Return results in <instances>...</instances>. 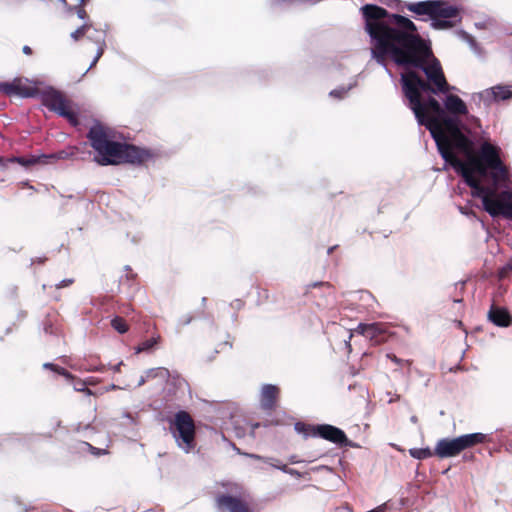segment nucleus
<instances>
[{"label": "nucleus", "mask_w": 512, "mask_h": 512, "mask_svg": "<svg viewBox=\"0 0 512 512\" xmlns=\"http://www.w3.org/2000/svg\"><path fill=\"white\" fill-rule=\"evenodd\" d=\"M354 332L363 335L365 338L369 339L372 345H379L386 341H388L390 337V333L388 331V326L384 323H360Z\"/></svg>", "instance_id": "9b49d317"}, {"label": "nucleus", "mask_w": 512, "mask_h": 512, "mask_svg": "<svg viewBox=\"0 0 512 512\" xmlns=\"http://www.w3.org/2000/svg\"><path fill=\"white\" fill-rule=\"evenodd\" d=\"M100 165H116V164H119L120 162H110V161H107V162H98Z\"/></svg>", "instance_id": "49530a36"}, {"label": "nucleus", "mask_w": 512, "mask_h": 512, "mask_svg": "<svg viewBox=\"0 0 512 512\" xmlns=\"http://www.w3.org/2000/svg\"><path fill=\"white\" fill-rule=\"evenodd\" d=\"M89 41L97 45V47H106V31L103 29H97L93 25L91 31L87 33L86 37Z\"/></svg>", "instance_id": "b1692460"}, {"label": "nucleus", "mask_w": 512, "mask_h": 512, "mask_svg": "<svg viewBox=\"0 0 512 512\" xmlns=\"http://www.w3.org/2000/svg\"><path fill=\"white\" fill-rule=\"evenodd\" d=\"M316 433L317 436L335 444H343L347 441L343 430L329 424L316 425Z\"/></svg>", "instance_id": "dca6fc26"}, {"label": "nucleus", "mask_w": 512, "mask_h": 512, "mask_svg": "<svg viewBox=\"0 0 512 512\" xmlns=\"http://www.w3.org/2000/svg\"><path fill=\"white\" fill-rule=\"evenodd\" d=\"M461 449L462 451L472 448L478 444H483L486 442H489L490 437L487 434L484 433H471V434H464L458 437Z\"/></svg>", "instance_id": "6ab92c4d"}, {"label": "nucleus", "mask_w": 512, "mask_h": 512, "mask_svg": "<svg viewBox=\"0 0 512 512\" xmlns=\"http://www.w3.org/2000/svg\"><path fill=\"white\" fill-rule=\"evenodd\" d=\"M511 98L512 85L505 84H497L472 95V100L475 104L480 105V103L483 102L486 107L490 106L493 102L498 103Z\"/></svg>", "instance_id": "9d476101"}, {"label": "nucleus", "mask_w": 512, "mask_h": 512, "mask_svg": "<svg viewBox=\"0 0 512 512\" xmlns=\"http://www.w3.org/2000/svg\"><path fill=\"white\" fill-rule=\"evenodd\" d=\"M489 320L499 327H507L511 324L512 318L507 309L492 305L489 313Z\"/></svg>", "instance_id": "a211bd4d"}, {"label": "nucleus", "mask_w": 512, "mask_h": 512, "mask_svg": "<svg viewBox=\"0 0 512 512\" xmlns=\"http://www.w3.org/2000/svg\"><path fill=\"white\" fill-rule=\"evenodd\" d=\"M0 160H26L22 156H10V157H1ZM29 160H67V154L64 152H60L58 155L50 154H41L39 156H32Z\"/></svg>", "instance_id": "4be33fe9"}, {"label": "nucleus", "mask_w": 512, "mask_h": 512, "mask_svg": "<svg viewBox=\"0 0 512 512\" xmlns=\"http://www.w3.org/2000/svg\"><path fill=\"white\" fill-rule=\"evenodd\" d=\"M268 77V72L265 70L258 71L259 80H263Z\"/></svg>", "instance_id": "37998d69"}, {"label": "nucleus", "mask_w": 512, "mask_h": 512, "mask_svg": "<svg viewBox=\"0 0 512 512\" xmlns=\"http://www.w3.org/2000/svg\"><path fill=\"white\" fill-rule=\"evenodd\" d=\"M77 2L76 5H85L89 3L91 0H75Z\"/></svg>", "instance_id": "a18cd8bd"}, {"label": "nucleus", "mask_w": 512, "mask_h": 512, "mask_svg": "<svg viewBox=\"0 0 512 512\" xmlns=\"http://www.w3.org/2000/svg\"><path fill=\"white\" fill-rule=\"evenodd\" d=\"M366 12V31L370 36L371 60L394 79L390 61L402 69L399 78L403 103L412 111L419 126L424 112L470 115L467 105L457 95L448 94L449 86L440 61L433 56L432 43L424 38L407 16L389 14L378 7Z\"/></svg>", "instance_id": "f257e3e1"}, {"label": "nucleus", "mask_w": 512, "mask_h": 512, "mask_svg": "<svg viewBox=\"0 0 512 512\" xmlns=\"http://www.w3.org/2000/svg\"><path fill=\"white\" fill-rule=\"evenodd\" d=\"M458 36L460 37L461 40L465 41L474 52L477 53L481 50V47L476 41V39L466 30L459 29Z\"/></svg>", "instance_id": "cd10ccee"}, {"label": "nucleus", "mask_w": 512, "mask_h": 512, "mask_svg": "<svg viewBox=\"0 0 512 512\" xmlns=\"http://www.w3.org/2000/svg\"><path fill=\"white\" fill-rule=\"evenodd\" d=\"M500 147L497 143L490 141L481 142L478 140L475 158L477 160H501Z\"/></svg>", "instance_id": "f3484780"}, {"label": "nucleus", "mask_w": 512, "mask_h": 512, "mask_svg": "<svg viewBox=\"0 0 512 512\" xmlns=\"http://www.w3.org/2000/svg\"><path fill=\"white\" fill-rule=\"evenodd\" d=\"M85 5H69L65 9V16L67 19L77 15L82 22H92L87 11L84 8Z\"/></svg>", "instance_id": "412c9836"}, {"label": "nucleus", "mask_w": 512, "mask_h": 512, "mask_svg": "<svg viewBox=\"0 0 512 512\" xmlns=\"http://www.w3.org/2000/svg\"><path fill=\"white\" fill-rule=\"evenodd\" d=\"M149 7L151 9L161 10L164 13L168 12L169 10V5L166 1L151 0L149 3Z\"/></svg>", "instance_id": "72a5a7b5"}, {"label": "nucleus", "mask_w": 512, "mask_h": 512, "mask_svg": "<svg viewBox=\"0 0 512 512\" xmlns=\"http://www.w3.org/2000/svg\"><path fill=\"white\" fill-rule=\"evenodd\" d=\"M145 381H146V378H145V377H143V376H141V377H140V379H139V381H138V386L143 385V384L145 383Z\"/></svg>", "instance_id": "8fccbe9b"}, {"label": "nucleus", "mask_w": 512, "mask_h": 512, "mask_svg": "<svg viewBox=\"0 0 512 512\" xmlns=\"http://www.w3.org/2000/svg\"><path fill=\"white\" fill-rule=\"evenodd\" d=\"M317 287H328V288H331V284L329 282H323V281H320V282H313L309 285H307V290L309 289H312V288H317Z\"/></svg>", "instance_id": "4c0bfd02"}, {"label": "nucleus", "mask_w": 512, "mask_h": 512, "mask_svg": "<svg viewBox=\"0 0 512 512\" xmlns=\"http://www.w3.org/2000/svg\"><path fill=\"white\" fill-rule=\"evenodd\" d=\"M380 2L387 7L396 10L395 13H400L404 9H406V4L410 3L411 1H403V0H380Z\"/></svg>", "instance_id": "c756f323"}, {"label": "nucleus", "mask_w": 512, "mask_h": 512, "mask_svg": "<svg viewBox=\"0 0 512 512\" xmlns=\"http://www.w3.org/2000/svg\"><path fill=\"white\" fill-rule=\"evenodd\" d=\"M251 458L253 459H256V460H263L267 463H269L270 465H272L273 467H276L284 472H288V467L286 464H280L278 460H274L272 458H267L265 459L264 457L260 456V455H256V454H251L250 455Z\"/></svg>", "instance_id": "7c9ffc66"}, {"label": "nucleus", "mask_w": 512, "mask_h": 512, "mask_svg": "<svg viewBox=\"0 0 512 512\" xmlns=\"http://www.w3.org/2000/svg\"><path fill=\"white\" fill-rule=\"evenodd\" d=\"M435 3H436V0L411 1L410 3L405 5L406 10L411 13V16H409L407 14H402V13H397V14L401 15V16H407L415 25H416V23L413 21V19L416 21H420V22H428L429 27L431 28V23H433V19H434ZM368 7H378V8L385 10L389 14H393V13L391 11L387 10L386 8H384L383 6L378 5L376 3H364L359 8V15L362 20V28H363L364 33L367 36V42L369 44V52L371 53L370 36L367 33L366 28H365L366 12H364V11ZM368 10H370L369 12H371V14H374L376 12L371 8H369Z\"/></svg>", "instance_id": "0eeeda50"}, {"label": "nucleus", "mask_w": 512, "mask_h": 512, "mask_svg": "<svg viewBox=\"0 0 512 512\" xmlns=\"http://www.w3.org/2000/svg\"><path fill=\"white\" fill-rule=\"evenodd\" d=\"M135 162L130 161V164H134ZM137 164H143L144 162H136Z\"/></svg>", "instance_id": "4d7b16f0"}, {"label": "nucleus", "mask_w": 512, "mask_h": 512, "mask_svg": "<svg viewBox=\"0 0 512 512\" xmlns=\"http://www.w3.org/2000/svg\"><path fill=\"white\" fill-rule=\"evenodd\" d=\"M294 428L298 433L303 434L305 437L317 436L316 425H310L304 422H297L295 423Z\"/></svg>", "instance_id": "c85d7f7f"}, {"label": "nucleus", "mask_w": 512, "mask_h": 512, "mask_svg": "<svg viewBox=\"0 0 512 512\" xmlns=\"http://www.w3.org/2000/svg\"><path fill=\"white\" fill-rule=\"evenodd\" d=\"M72 282H73V280H71V279L63 280L59 284H57L56 287L57 288H63V287H66V286L70 285Z\"/></svg>", "instance_id": "a19ab883"}, {"label": "nucleus", "mask_w": 512, "mask_h": 512, "mask_svg": "<svg viewBox=\"0 0 512 512\" xmlns=\"http://www.w3.org/2000/svg\"><path fill=\"white\" fill-rule=\"evenodd\" d=\"M215 504L219 512H252L249 502L240 496L218 494Z\"/></svg>", "instance_id": "f8f14e48"}, {"label": "nucleus", "mask_w": 512, "mask_h": 512, "mask_svg": "<svg viewBox=\"0 0 512 512\" xmlns=\"http://www.w3.org/2000/svg\"><path fill=\"white\" fill-rule=\"evenodd\" d=\"M1 93L21 99H39L42 105L58 117L66 119L71 125L80 123L81 112L79 105L67 99L57 88L44 85L42 82L30 81L27 78L16 77L11 81H1Z\"/></svg>", "instance_id": "7ed1b4c3"}, {"label": "nucleus", "mask_w": 512, "mask_h": 512, "mask_svg": "<svg viewBox=\"0 0 512 512\" xmlns=\"http://www.w3.org/2000/svg\"><path fill=\"white\" fill-rule=\"evenodd\" d=\"M172 157L171 151L161 148L142 147L130 143V160H154Z\"/></svg>", "instance_id": "ddd939ff"}, {"label": "nucleus", "mask_w": 512, "mask_h": 512, "mask_svg": "<svg viewBox=\"0 0 512 512\" xmlns=\"http://www.w3.org/2000/svg\"><path fill=\"white\" fill-rule=\"evenodd\" d=\"M336 248H337V246H332V247H330V248L328 249L327 253H328V254L333 253V251H334Z\"/></svg>", "instance_id": "864d4df0"}, {"label": "nucleus", "mask_w": 512, "mask_h": 512, "mask_svg": "<svg viewBox=\"0 0 512 512\" xmlns=\"http://www.w3.org/2000/svg\"><path fill=\"white\" fill-rule=\"evenodd\" d=\"M95 419L96 417L94 416L91 422H79L74 426L73 430L77 433H83L86 437L92 438L93 434L100 432L98 425L95 424Z\"/></svg>", "instance_id": "aec40b11"}, {"label": "nucleus", "mask_w": 512, "mask_h": 512, "mask_svg": "<svg viewBox=\"0 0 512 512\" xmlns=\"http://www.w3.org/2000/svg\"><path fill=\"white\" fill-rule=\"evenodd\" d=\"M387 357L389 359H391V361H393L394 363L396 364H400L401 363V359H399L396 355H393V354H387Z\"/></svg>", "instance_id": "79ce46f5"}, {"label": "nucleus", "mask_w": 512, "mask_h": 512, "mask_svg": "<svg viewBox=\"0 0 512 512\" xmlns=\"http://www.w3.org/2000/svg\"><path fill=\"white\" fill-rule=\"evenodd\" d=\"M452 166L472 189V195L481 199L483 209L493 218L512 220V190L505 162H445Z\"/></svg>", "instance_id": "f03ea898"}, {"label": "nucleus", "mask_w": 512, "mask_h": 512, "mask_svg": "<svg viewBox=\"0 0 512 512\" xmlns=\"http://www.w3.org/2000/svg\"><path fill=\"white\" fill-rule=\"evenodd\" d=\"M484 26H485V23H484V22H476V23H475V27H476L477 29H482V28H484Z\"/></svg>", "instance_id": "de8ad7c7"}, {"label": "nucleus", "mask_w": 512, "mask_h": 512, "mask_svg": "<svg viewBox=\"0 0 512 512\" xmlns=\"http://www.w3.org/2000/svg\"><path fill=\"white\" fill-rule=\"evenodd\" d=\"M459 115L446 112L444 114L424 112L422 126L430 132L431 137L436 142V138L440 136L458 133L471 125L468 116L463 120Z\"/></svg>", "instance_id": "423d86ee"}, {"label": "nucleus", "mask_w": 512, "mask_h": 512, "mask_svg": "<svg viewBox=\"0 0 512 512\" xmlns=\"http://www.w3.org/2000/svg\"><path fill=\"white\" fill-rule=\"evenodd\" d=\"M471 125L452 135H443L436 138L435 145L441 160H460L455 153L465 156L464 160H477L475 153L479 135L487 133L482 129L481 120L477 116L468 115Z\"/></svg>", "instance_id": "20e7f679"}, {"label": "nucleus", "mask_w": 512, "mask_h": 512, "mask_svg": "<svg viewBox=\"0 0 512 512\" xmlns=\"http://www.w3.org/2000/svg\"><path fill=\"white\" fill-rule=\"evenodd\" d=\"M85 444L88 446L89 450H90L93 454H95V455H102V454H105V453H106V450H105V449L95 448V447H93V446H92L91 444H89V443H85Z\"/></svg>", "instance_id": "58836bf2"}, {"label": "nucleus", "mask_w": 512, "mask_h": 512, "mask_svg": "<svg viewBox=\"0 0 512 512\" xmlns=\"http://www.w3.org/2000/svg\"><path fill=\"white\" fill-rule=\"evenodd\" d=\"M22 52H23L25 55L30 56V55H32V53H33V49H32L30 46H28V45H24V46H23V48H22Z\"/></svg>", "instance_id": "ea45409f"}, {"label": "nucleus", "mask_w": 512, "mask_h": 512, "mask_svg": "<svg viewBox=\"0 0 512 512\" xmlns=\"http://www.w3.org/2000/svg\"><path fill=\"white\" fill-rule=\"evenodd\" d=\"M93 28V22H82L81 25L77 26L75 30L70 33V38L74 42L80 41L84 36L87 37V33Z\"/></svg>", "instance_id": "393cba45"}, {"label": "nucleus", "mask_w": 512, "mask_h": 512, "mask_svg": "<svg viewBox=\"0 0 512 512\" xmlns=\"http://www.w3.org/2000/svg\"><path fill=\"white\" fill-rule=\"evenodd\" d=\"M160 339V336L157 335L142 341L138 346L134 348L135 353L139 354L141 352H151L154 349V347L159 343Z\"/></svg>", "instance_id": "a878e982"}, {"label": "nucleus", "mask_w": 512, "mask_h": 512, "mask_svg": "<svg viewBox=\"0 0 512 512\" xmlns=\"http://www.w3.org/2000/svg\"><path fill=\"white\" fill-rule=\"evenodd\" d=\"M409 454L412 458L417 460H425L431 457H434V450L430 448H411L409 449Z\"/></svg>", "instance_id": "bb28decb"}, {"label": "nucleus", "mask_w": 512, "mask_h": 512, "mask_svg": "<svg viewBox=\"0 0 512 512\" xmlns=\"http://www.w3.org/2000/svg\"><path fill=\"white\" fill-rule=\"evenodd\" d=\"M461 452L462 449L458 437L442 438L436 443L434 448L435 457L440 459L455 457Z\"/></svg>", "instance_id": "4468645a"}, {"label": "nucleus", "mask_w": 512, "mask_h": 512, "mask_svg": "<svg viewBox=\"0 0 512 512\" xmlns=\"http://www.w3.org/2000/svg\"><path fill=\"white\" fill-rule=\"evenodd\" d=\"M156 376V373H155V370L154 369H150L146 372V378H153Z\"/></svg>", "instance_id": "c03bdc74"}, {"label": "nucleus", "mask_w": 512, "mask_h": 512, "mask_svg": "<svg viewBox=\"0 0 512 512\" xmlns=\"http://www.w3.org/2000/svg\"><path fill=\"white\" fill-rule=\"evenodd\" d=\"M280 389L276 385L265 384L261 389L260 405L265 411H274L278 406Z\"/></svg>", "instance_id": "2eb2a0df"}, {"label": "nucleus", "mask_w": 512, "mask_h": 512, "mask_svg": "<svg viewBox=\"0 0 512 512\" xmlns=\"http://www.w3.org/2000/svg\"><path fill=\"white\" fill-rule=\"evenodd\" d=\"M94 151L92 160H128V137L93 119L86 135Z\"/></svg>", "instance_id": "39448f33"}, {"label": "nucleus", "mask_w": 512, "mask_h": 512, "mask_svg": "<svg viewBox=\"0 0 512 512\" xmlns=\"http://www.w3.org/2000/svg\"><path fill=\"white\" fill-rule=\"evenodd\" d=\"M44 330L46 333H53L51 325H45Z\"/></svg>", "instance_id": "09e8293b"}, {"label": "nucleus", "mask_w": 512, "mask_h": 512, "mask_svg": "<svg viewBox=\"0 0 512 512\" xmlns=\"http://www.w3.org/2000/svg\"><path fill=\"white\" fill-rule=\"evenodd\" d=\"M258 299H257V304L258 305H261L263 303H265L266 301H268L269 299V291L268 289L266 288H262V287H258Z\"/></svg>", "instance_id": "f704fd0d"}, {"label": "nucleus", "mask_w": 512, "mask_h": 512, "mask_svg": "<svg viewBox=\"0 0 512 512\" xmlns=\"http://www.w3.org/2000/svg\"><path fill=\"white\" fill-rule=\"evenodd\" d=\"M321 0H278L279 3H293V2H298V3H301V4H306V3H309L311 5H315L317 4L318 2H320Z\"/></svg>", "instance_id": "e433bc0d"}, {"label": "nucleus", "mask_w": 512, "mask_h": 512, "mask_svg": "<svg viewBox=\"0 0 512 512\" xmlns=\"http://www.w3.org/2000/svg\"><path fill=\"white\" fill-rule=\"evenodd\" d=\"M105 48L106 47H97L96 54H95L94 58L92 59L88 69L85 71V73L83 75H85L89 69H91L94 65H96V63L99 61V59L103 55Z\"/></svg>", "instance_id": "c9c22d12"}, {"label": "nucleus", "mask_w": 512, "mask_h": 512, "mask_svg": "<svg viewBox=\"0 0 512 512\" xmlns=\"http://www.w3.org/2000/svg\"><path fill=\"white\" fill-rule=\"evenodd\" d=\"M44 367L51 369L52 371L58 373L59 375L66 377L67 379L73 378V375L68 370H66L65 368L60 367L58 365H55L53 363H45Z\"/></svg>", "instance_id": "2f4dec72"}, {"label": "nucleus", "mask_w": 512, "mask_h": 512, "mask_svg": "<svg viewBox=\"0 0 512 512\" xmlns=\"http://www.w3.org/2000/svg\"><path fill=\"white\" fill-rule=\"evenodd\" d=\"M357 85H358V81L355 78L348 85H341V86H338V87L332 89L329 92V96L334 99L342 100L347 96L348 92L351 91Z\"/></svg>", "instance_id": "5701e85b"}, {"label": "nucleus", "mask_w": 512, "mask_h": 512, "mask_svg": "<svg viewBox=\"0 0 512 512\" xmlns=\"http://www.w3.org/2000/svg\"><path fill=\"white\" fill-rule=\"evenodd\" d=\"M129 277H130V281L132 280V278H134V275H132V270L131 269H130Z\"/></svg>", "instance_id": "6e6d98bb"}, {"label": "nucleus", "mask_w": 512, "mask_h": 512, "mask_svg": "<svg viewBox=\"0 0 512 512\" xmlns=\"http://www.w3.org/2000/svg\"><path fill=\"white\" fill-rule=\"evenodd\" d=\"M464 9L454 0H436L431 29L443 31L454 28L462 21Z\"/></svg>", "instance_id": "6e6552de"}, {"label": "nucleus", "mask_w": 512, "mask_h": 512, "mask_svg": "<svg viewBox=\"0 0 512 512\" xmlns=\"http://www.w3.org/2000/svg\"><path fill=\"white\" fill-rule=\"evenodd\" d=\"M171 429L178 445L185 452L188 453L195 448L196 428L194 420L188 412H177L174 416Z\"/></svg>", "instance_id": "1a4fd4ad"}, {"label": "nucleus", "mask_w": 512, "mask_h": 512, "mask_svg": "<svg viewBox=\"0 0 512 512\" xmlns=\"http://www.w3.org/2000/svg\"><path fill=\"white\" fill-rule=\"evenodd\" d=\"M511 35H512V32H511ZM508 47H509V52H510L511 57H512V43Z\"/></svg>", "instance_id": "5fc2aeb1"}, {"label": "nucleus", "mask_w": 512, "mask_h": 512, "mask_svg": "<svg viewBox=\"0 0 512 512\" xmlns=\"http://www.w3.org/2000/svg\"><path fill=\"white\" fill-rule=\"evenodd\" d=\"M111 325L115 330H117L120 333H125L126 331H128L127 323H126L125 319H123L121 317H115L111 321Z\"/></svg>", "instance_id": "473e14b6"}, {"label": "nucleus", "mask_w": 512, "mask_h": 512, "mask_svg": "<svg viewBox=\"0 0 512 512\" xmlns=\"http://www.w3.org/2000/svg\"><path fill=\"white\" fill-rule=\"evenodd\" d=\"M20 164H22L23 166L25 167H28L29 165L31 164H34L35 162H28V161H25V162H19Z\"/></svg>", "instance_id": "603ef678"}, {"label": "nucleus", "mask_w": 512, "mask_h": 512, "mask_svg": "<svg viewBox=\"0 0 512 512\" xmlns=\"http://www.w3.org/2000/svg\"><path fill=\"white\" fill-rule=\"evenodd\" d=\"M122 365H123V362H120L119 364L115 365V366L113 367L114 371H115V372H118V371H119V369H120V366H122Z\"/></svg>", "instance_id": "3c124183"}]
</instances>
